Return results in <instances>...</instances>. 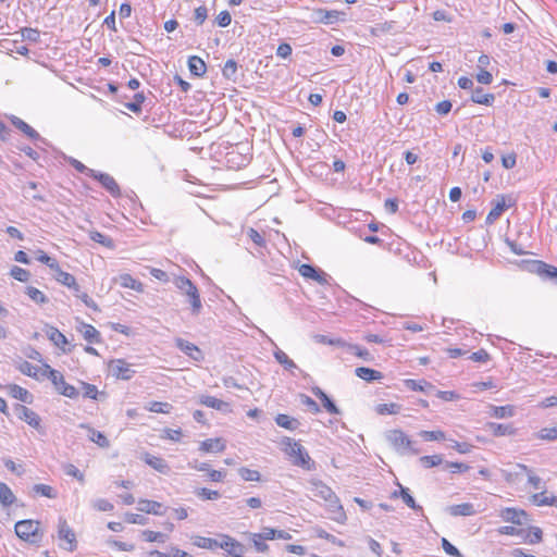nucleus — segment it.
Instances as JSON below:
<instances>
[{
	"label": "nucleus",
	"instance_id": "f257e3e1",
	"mask_svg": "<svg viewBox=\"0 0 557 557\" xmlns=\"http://www.w3.org/2000/svg\"><path fill=\"white\" fill-rule=\"evenodd\" d=\"M16 536L28 544L39 546L44 537L41 522L33 519L20 520L14 525Z\"/></svg>",
	"mask_w": 557,
	"mask_h": 557
},
{
	"label": "nucleus",
	"instance_id": "f03ea898",
	"mask_svg": "<svg viewBox=\"0 0 557 557\" xmlns=\"http://www.w3.org/2000/svg\"><path fill=\"white\" fill-rule=\"evenodd\" d=\"M282 449L295 466L310 469L313 465L310 456L304 446L290 437L282 441Z\"/></svg>",
	"mask_w": 557,
	"mask_h": 557
},
{
	"label": "nucleus",
	"instance_id": "7ed1b4c3",
	"mask_svg": "<svg viewBox=\"0 0 557 557\" xmlns=\"http://www.w3.org/2000/svg\"><path fill=\"white\" fill-rule=\"evenodd\" d=\"M76 331L82 335L84 341L88 344L84 350L88 355L98 356V351L91 345H100L103 343L101 333L91 324L76 319Z\"/></svg>",
	"mask_w": 557,
	"mask_h": 557
},
{
	"label": "nucleus",
	"instance_id": "20e7f679",
	"mask_svg": "<svg viewBox=\"0 0 557 557\" xmlns=\"http://www.w3.org/2000/svg\"><path fill=\"white\" fill-rule=\"evenodd\" d=\"M176 287L189 297L193 312L199 313L201 309V299L199 290L196 285L185 276H178L175 278Z\"/></svg>",
	"mask_w": 557,
	"mask_h": 557
},
{
	"label": "nucleus",
	"instance_id": "39448f33",
	"mask_svg": "<svg viewBox=\"0 0 557 557\" xmlns=\"http://www.w3.org/2000/svg\"><path fill=\"white\" fill-rule=\"evenodd\" d=\"M108 370L110 374L116 380L128 381L134 374L133 366L125 359H112L108 362Z\"/></svg>",
	"mask_w": 557,
	"mask_h": 557
},
{
	"label": "nucleus",
	"instance_id": "423d86ee",
	"mask_svg": "<svg viewBox=\"0 0 557 557\" xmlns=\"http://www.w3.org/2000/svg\"><path fill=\"white\" fill-rule=\"evenodd\" d=\"M329 495V502L325 503L326 510L330 515V519L337 523L344 524L347 520L346 512L342 506L339 498L335 495L332 490L326 491Z\"/></svg>",
	"mask_w": 557,
	"mask_h": 557
},
{
	"label": "nucleus",
	"instance_id": "0eeeda50",
	"mask_svg": "<svg viewBox=\"0 0 557 557\" xmlns=\"http://www.w3.org/2000/svg\"><path fill=\"white\" fill-rule=\"evenodd\" d=\"M58 537L60 541L64 542V549L74 552L77 548L75 532L63 518H60L58 521Z\"/></svg>",
	"mask_w": 557,
	"mask_h": 557
},
{
	"label": "nucleus",
	"instance_id": "6e6552de",
	"mask_svg": "<svg viewBox=\"0 0 557 557\" xmlns=\"http://www.w3.org/2000/svg\"><path fill=\"white\" fill-rule=\"evenodd\" d=\"M498 516L504 522H509L515 525H522L528 520L527 511L515 507L500 509Z\"/></svg>",
	"mask_w": 557,
	"mask_h": 557
},
{
	"label": "nucleus",
	"instance_id": "1a4fd4ad",
	"mask_svg": "<svg viewBox=\"0 0 557 557\" xmlns=\"http://www.w3.org/2000/svg\"><path fill=\"white\" fill-rule=\"evenodd\" d=\"M48 339L63 352H70L72 346L66 336L55 326L48 325L45 330Z\"/></svg>",
	"mask_w": 557,
	"mask_h": 557
},
{
	"label": "nucleus",
	"instance_id": "9d476101",
	"mask_svg": "<svg viewBox=\"0 0 557 557\" xmlns=\"http://www.w3.org/2000/svg\"><path fill=\"white\" fill-rule=\"evenodd\" d=\"M221 546L219 548L225 549L231 557H245V546L227 534H221Z\"/></svg>",
	"mask_w": 557,
	"mask_h": 557
},
{
	"label": "nucleus",
	"instance_id": "9b49d317",
	"mask_svg": "<svg viewBox=\"0 0 557 557\" xmlns=\"http://www.w3.org/2000/svg\"><path fill=\"white\" fill-rule=\"evenodd\" d=\"M298 272L306 280L314 281L315 283H318L320 285L327 284L326 274L323 271L314 268L311 264H308V263L300 264L298 267Z\"/></svg>",
	"mask_w": 557,
	"mask_h": 557
},
{
	"label": "nucleus",
	"instance_id": "f8f14e48",
	"mask_svg": "<svg viewBox=\"0 0 557 557\" xmlns=\"http://www.w3.org/2000/svg\"><path fill=\"white\" fill-rule=\"evenodd\" d=\"M137 508L141 512L154 516H162L166 511V507L163 504L157 500L146 498H141L138 500Z\"/></svg>",
	"mask_w": 557,
	"mask_h": 557
},
{
	"label": "nucleus",
	"instance_id": "ddd939ff",
	"mask_svg": "<svg viewBox=\"0 0 557 557\" xmlns=\"http://www.w3.org/2000/svg\"><path fill=\"white\" fill-rule=\"evenodd\" d=\"M226 448V442L222 437L207 438L199 444V450L203 454H219Z\"/></svg>",
	"mask_w": 557,
	"mask_h": 557
},
{
	"label": "nucleus",
	"instance_id": "4468645a",
	"mask_svg": "<svg viewBox=\"0 0 557 557\" xmlns=\"http://www.w3.org/2000/svg\"><path fill=\"white\" fill-rule=\"evenodd\" d=\"M512 205H513V201L510 198H507L506 196H499L496 199V201L494 203V207L488 212V214L486 216V221L488 223H493L494 221H496L502 215V213L506 209H508Z\"/></svg>",
	"mask_w": 557,
	"mask_h": 557
},
{
	"label": "nucleus",
	"instance_id": "2eb2a0df",
	"mask_svg": "<svg viewBox=\"0 0 557 557\" xmlns=\"http://www.w3.org/2000/svg\"><path fill=\"white\" fill-rule=\"evenodd\" d=\"M342 13L336 10L318 8L313 10V21L321 24H333L337 22Z\"/></svg>",
	"mask_w": 557,
	"mask_h": 557
},
{
	"label": "nucleus",
	"instance_id": "dca6fc26",
	"mask_svg": "<svg viewBox=\"0 0 557 557\" xmlns=\"http://www.w3.org/2000/svg\"><path fill=\"white\" fill-rule=\"evenodd\" d=\"M199 404L223 412H232V406L230 403L219 399L211 395H201L199 397Z\"/></svg>",
	"mask_w": 557,
	"mask_h": 557
},
{
	"label": "nucleus",
	"instance_id": "f3484780",
	"mask_svg": "<svg viewBox=\"0 0 557 557\" xmlns=\"http://www.w3.org/2000/svg\"><path fill=\"white\" fill-rule=\"evenodd\" d=\"M53 272H54V278L57 282L66 286L70 289H72L73 292H79V285L74 275H72L69 272L63 271L60 268V265H58V268L54 269Z\"/></svg>",
	"mask_w": 557,
	"mask_h": 557
},
{
	"label": "nucleus",
	"instance_id": "a211bd4d",
	"mask_svg": "<svg viewBox=\"0 0 557 557\" xmlns=\"http://www.w3.org/2000/svg\"><path fill=\"white\" fill-rule=\"evenodd\" d=\"M17 410L20 419L25 421L28 425L36 430L41 428V419L34 410L26 406H20Z\"/></svg>",
	"mask_w": 557,
	"mask_h": 557
},
{
	"label": "nucleus",
	"instance_id": "6ab92c4d",
	"mask_svg": "<svg viewBox=\"0 0 557 557\" xmlns=\"http://www.w3.org/2000/svg\"><path fill=\"white\" fill-rule=\"evenodd\" d=\"M176 346L185 352L187 356L193 358L194 360H201L202 359V352L201 350L193 343L187 342L182 338L176 339Z\"/></svg>",
	"mask_w": 557,
	"mask_h": 557
},
{
	"label": "nucleus",
	"instance_id": "aec40b11",
	"mask_svg": "<svg viewBox=\"0 0 557 557\" xmlns=\"http://www.w3.org/2000/svg\"><path fill=\"white\" fill-rule=\"evenodd\" d=\"M95 178H97L101 185L112 195V196H120L121 189L116 181L109 174L100 173L98 175H95Z\"/></svg>",
	"mask_w": 557,
	"mask_h": 557
},
{
	"label": "nucleus",
	"instance_id": "412c9836",
	"mask_svg": "<svg viewBox=\"0 0 557 557\" xmlns=\"http://www.w3.org/2000/svg\"><path fill=\"white\" fill-rule=\"evenodd\" d=\"M144 461L160 473H168L170 470V467H169L168 462L165 461V459H163L160 456L146 454L144 456Z\"/></svg>",
	"mask_w": 557,
	"mask_h": 557
},
{
	"label": "nucleus",
	"instance_id": "4be33fe9",
	"mask_svg": "<svg viewBox=\"0 0 557 557\" xmlns=\"http://www.w3.org/2000/svg\"><path fill=\"white\" fill-rule=\"evenodd\" d=\"M7 389L11 397L18 399L23 403L30 404L33 401L32 394L24 387L17 384H9Z\"/></svg>",
	"mask_w": 557,
	"mask_h": 557
},
{
	"label": "nucleus",
	"instance_id": "5701e85b",
	"mask_svg": "<svg viewBox=\"0 0 557 557\" xmlns=\"http://www.w3.org/2000/svg\"><path fill=\"white\" fill-rule=\"evenodd\" d=\"M193 544L198 548L215 550L221 546V541L212 537L195 535L193 536Z\"/></svg>",
	"mask_w": 557,
	"mask_h": 557
},
{
	"label": "nucleus",
	"instance_id": "b1692460",
	"mask_svg": "<svg viewBox=\"0 0 557 557\" xmlns=\"http://www.w3.org/2000/svg\"><path fill=\"white\" fill-rule=\"evenodd\" d=\"M312 393L321 400L324 409L331 414H338L339 410L331 398L318 386L311 388Z\"/></svg>",
	"mask_w": 557,
	"mask_h": 557
},
{
	"label": "nucleus",
	"instance_id": "393cba45",
	"mask_svg": "<svg viewBox=\"0 0 557 557\" xmlns=\"http://www.w3.org/2000/svg\"><path fill=\"white\" fill-rule=\"evenodd\" d=\"M405 386L413 392H430L434 389V385L426 380L407 379L404 381Z\"/></svg>",
	"mask_w": 557,
	"mask_h": 557
},
{
	"label": "nucleus",
	"instance_id": "a878e982",
	"mask_svg": "<svg viewBox=\"0 0 557 557\" xmlns=\"http://www.w3.org/2000/svg\"><path fill=\"white\" fill-rule=\"evenodd\" d=\"M355 374L366 382L380 381L383 379L382 372L367 367L357 368Z\"/></svg>",
	"mask_w": 557,
	"mask_h": 557
},
{
	"label": "nucleus",
	"instance_id": "bb28decb",
	"mask_svg": "<svg viewBox=\"0 0 557 557\" xmlns=\"http://www.w3.org/2000/svg\"><path fill=\"white\" fill-rule=\"evenodd\" d=\"M119 283L123 288L133 289L135 292L141 293L144 292V285L141 282L133 277L128 273L121 274L119 276Z\"/></svg>",
	"mask_w": 557,
	"mask_h": 557
},
{
	"label": "nucleus",
	"instance_id": "cd10ccee",
	"mask_svg": "<svg viewBox=\"0 0 557 557\" xmlns=\"http://www.w3.org/2000/svg\"><path fill=\"white\" fill-rule=\"evenodd\" d=\"M188 67L191 74L199 77L205 75L207 71L205 61L197 55H193L188 59Z\"/></svg>",
	"mask_w": 557,
	"mask_h": 557
},
{
	"label": "nucleus",
	"instance_id": "c85d7f7f",
	"mask_svg": "<svg viewBox=\"0 0 557 557\" xmlns=\"http://www.w3.org/2000/svg\"><path fill=\"white\" fill-rule=\"evenodd\" d=\"M488 428L494 436H505L512 435L516 433L512 424H502V423H488Z\"/></svg>",
	"mask_w": 557,
	"mask_h": 557
},
{
	"label": "nucleus",
	"instance_id": "c756f323",
	"mask_svg": "<svg viewBox=\"0 0 557 557\" xmlns=\"http://www.w3.org/2000/svg\"><path fill=\"white\" fill-rule=\"evenodd\" d=\"M57 392L61 394L62 396L69 397V398H76L78 396V391L75 386L69 384L65 382L64 379H62L58 385L54 386Z\"/></svg>",
	"mask_w": 557,
	"mask_h": 557
},
{
	"label": "nucleus",
	"instance_id": "7c9ffc66",
	"mask_svg": "<svg viewBox=\"0 0 557 557\" xmlns=\"http://www.w3.org/2000/svg\"><path fill=\"white\" fill-rule=\"evenodd\" d=\"M275 422L278 426L290 431L297 429L299 425V422L295 418H292L285 413L277 414L275 417Z\"/></svg>",
	"mask_w": 557,
	"mask_h": 557
},
{
	"label": "nucleus",
	"instance_id": "2f4dec72",
	"mask_svg": "<svg viewBox=\"0 0 557 557\" xmlns=\"http://www.w3.org/2000/svg\"><path fill=\"white\" fill-rule=\"evenodd\" d=\"M239 476L246 482H261L262 475L258 470L242 467L238 469Z\"/></svg>",
	"mask_w": 557,
	"mask_h": 557
},
{
	"label": "nucleus",
	"instance_id": "473e14b6",
	"mask_svg": "<svg viewBox=\"0 0 557 557\" xmlns=\"http://www.w3.org/2000/svg\"><path fill=\"white\" fill-rule=\"evenodd\" d=\"M15 496L11 488L3 482H0V504L4 507L13 505Z\"/></svg>",
	"mask_w": 557,
	"mask_h": 557
},
{
	"label": "nucleus",
	"instance_id": "72a5a7b5",
	"mask_svg": "<svg viewBox=\"0 0 557 557\" xmlns=\"http://www.w3.org/2000/svg\"><path fill=\"white\" fill-rule=\"evenodd\" d=\"M536 273L542 277L556 278L557 268L543 261H536Z\"/></svg>",
	"mask_w": 557,
	"mask_h": 557
},
{
	"label": "nucleus",
	"instance_id": "f704fd0d",
	"mask_svg": "<svg viewBox=\"0 0 557 557\" xmlns=\"http://www.w3.org/2000/svg\"><path fill=\"white\" fill-rule=\"evenodd\" d=\"M471 99L478 104L491 106L494 102L495 97L493 94L483 92L482 88H476Z\"/></svg>",
	"mask_w": 557,
	"mask_h": 557
},
{
	"label": "nucleus",
	"instance_id": "c9c22d12",
	"mask_svg": "<svg viewBox=\"0 0 557 557\" xmlns=\"http://www.w3.org/2000/svg\"><path fill=\"white\" fill-rule=\"evenodd\" d=\"M535 438L545 442L557 441V425L542 428L536 434Z\"/></svg>",
	"mask_w": 557,
	"mask_h": 557
},
{
	"label": "nucleus",
	"instance_id": "e433bc0d",
	"mask_svg": "<svg viewBox=\"0 0 557 557\" xmlns=\"http://www.w3.org/2000/svg\"><path fill=\"white\" fill-rule=\"evenodd\" d=\"M41 376H47L53 386L58 385V383L64 379L60 371L52 369L49 364L46 363L41 366Z\"/></svg>",
	"mask_w": 557,
	"mask_h": 557
},
{
	"label": "nucleus",
	"instance_id": "4c0bfd02",
	"mask_svg": "<svg viewBox=\"0 0 557 557\" xmlns=\"http://www.w3.org/2000/svg\"><path fill=\"white\" fill-rule=\"evenodd\" d=\"M399 485V491H395L393 494H392V497L393 498H396V497H401V499L404 500V503L412 508V509H417L418 506L413 499V497L410 495L409 493V490L404 487L403 485L398 484Z\"/></svg>",
	"mask_w": 557,
	"mask_h": 557
},
{
	"label": "nucleus",
	"instance_id": "58836bf2",
	"mask_svg": "<svg viewBox=\"0 0 557 557\" xmlns=\"http://www.w3.org/2000/svg\"><path fill=\"white\" fill-rule=\"evenodd\" d=\"M18 370L23 374L34 379H39L41 376V367H36L28 361H23L22 363H20Z\"/></svg>",
	"mask_w": 557,
	"mask_h": 557
},
{
	"label": "nucleus",
	"instance_id": "ea45409f",
	"mask_svg": "<svg viewBox=\"0 0 557 557\" xmlns=\"http://www.w3.org/2000/svg\"><path fill=\"white\" fill-rule=\"evenodd\" d=\"M81 387L83 391V396L85 398L97 400L99 396L104 395L103 392H99L98 387L94 384L87 382H81Z\"/></svg>",
	"mask_w": 557,
	"mask_h": 557
},
{
	"label": "nucleus",
	"instance_id": "a19ab883",
	"mask_svg": "<svg viewBox=\"0 0 557 557\" xmlns=\"http://www.w3.org/2000/svg\"><path fill=\"white\" fill-rule=\"evenodd\" d=\"M146 409L148 411L154 412V413L169 414L172 411L173 406L171 404H169V403H165V401H151L146 407Z\"/></svg>",
	"mask_w": 557,
	"mask_h": 557
},
{
	"label": "nucleus",
	"instance_id": "79ce46f5",
	"mask_svg": "<svg viewBox=\"0 0 557 557\" xmlns=\"http://www.w3.org/2000/svg\"><path fill=\"white\" fill-rule=\"evenodd\" d=\"M513 413H515V408L511 405L493 406L491 409L492 417L497 418V419L512 417Z\"/></svg>",
	"mask_w": 557,
	"mask_h": 557
},
{
	"label": "nucleus",
	"instance_id": "37998d69",
	"mask_svg": "<svg viewBox=\"0 0 557 557\" xmlns=\"http://www.w3.org/2000/svg\"><path fill=\"white\" fill-rule=\"evenodd\" d=\"M33 491L36 494L47 497V498H55L58 496L57 490L48 484H35L33 486Z\"/></svg>",
	"mask_w": 557,
	"mask_h": 557
},
{
	"label": "nucleus",
	"instance_id": "c03bdc74",
	"mask_svg": "<svg viewBox=\"0 0 557 557\" xmlns=\"http://www.w3.org/2000/svg\"><path fill=\"white\" fill-rule=\"evenodd\" d=\"M12 122L27 137H29L32 139L38 138V136H39L38 133L23 120L15 117Z\"/></svg>",
	"mask_w": 557,
	"mask_h": 557
},
{
	"label": "nucleus",
	"instance_id": "a18cd8bd",
	"mask_svg": "<svg viewBox=\"0 0 557 557\" xmlns=\"http://www.w3.org/2000/svg\"><path fill=\"white\" fill-rule=\"evenodd\" d=\"M25 293L36 304L41 305L48 301L47 296L40 289L34 286H27Z\"/></svg>",
	"mask_w": 557,
	"mask_h": 557
},
{
	"label": "nucleus",
	"instance_id": "49530a36",
	"mask_svg": "<svg viewBox=\"0 0 557 557\" xmlns=\"http://www.w3.org/2000/svg\"><path fill=\"white\" fill-rule=\"evenodd\" d=\"M89 440L96 443L101 448H107L110 445V442L107 438V436L103 433L96 431L94 429H89Z\"/></svg>",
	"mask_w": 557,
	"mask_h": 557
},
{
	"label": "nucleus",
	"instance_id": "de8ad7c7",
	"mask_svg": "<svg viewBox=\"0 0 557 557\" xmlns=\"http://www.w3.org/2000/svg\"><path fill=\"white\" fill-rule=\"evenodd\" d=\"M195 493L202 500H215L221 497V494L219 491L210 490L207 487L197 488Z\"/></svg>",
	"mask_w": 557,
	"mask_h": 557
},
{
	"label": "nucleus",
	"instance_id": "09e8293b",
	"mask_svg": "<svg viewBox=\"0 0 557 557\" xmlns=\"http://www.w3.org/2000/svg\"><path fill=\"white\" fill-rule=\"evenodd\" d=\"M400 409V405L396 403H389L377 405L375 410L379 414H397L399 413Z\"/></svg>",
	"mask_w": 557,
	"mask_h": 557
},
{
	"label": "nucleus",
	"instance_id": "8fccbe9b",
	"mask_svg": "<svg viewBox=\"0 0 557 557\" xmlns=\"http://www.w3.org/2000/svg\"><path fill=\"white\" fill-rule=\"evenodd\" d=\"M10 275H11L14 280H16V281H18V282H23V283L28 282V281H29V278H30V273H29V271H28V270H26V269L20 268V267H17V265H14V267H12V268H11V270H10Z\"/></svg>",
	"mask_w": 557,
	"mask_h": 557
},
{
	"label": "nucleus",
	"instance_id": "3c124183",
	"mask_svg": "<svg viewBox=\"0 0 557 557\" xmlns=\"http://www.w3.org/2000/svg\"><path fill=\"white\" fill-rule=\"evenodd\" d=\"M274 358L287 370L294 369L296 367L295 362L287 356V354L281 349H276L274 351Z\"/></svg>",
	"mask_w": 557,
	"mask_h": 557
},
{
	"label": "nucleus",
	"instance_id": "603ef678",
	"mask_svg": "<svg viewBox=\"0 0 557 557\" xmlns=\"http://www.w3.org/2000/svg\"><path fill=\"white\" fill-rule=\"evenodd\" d=\"M518 468L528 473V482L529 484L534 487V488H540L541 487V484H542V480L539 475L534 474L529 468L528 466L523 465V463H518Z\"/></svg>",
	"mask_w": 557,
	"mask_h": 557
},
{
	"label": "nucleus",
	"instance_id": "864d4df0",
	"mask_svg": "<svg viewBox=\"0 0 557 557\" xmlns=\"http://www.w3.org/2000/svg\"><path fill=\"white\" fill-rule=\"evenodd\" d=\"M36 259H37L39 262H41V263L46 264L47 267H49L52 271H53L54 269H57V268H58V265H59V262H58L54 258H52V257L48 256V255H47L44 250H41V249H39V250H37V251H36Z\"/></svg>",
	"mask_w": 557,
	"mask_h": 557
},
{
	"label": "nucleus",
	"instance_id": "5fc2aeb1",
	"mask_svg": "<svg viewBox=\"0 0 557 557\" xmlns=\"http://www.w3.org/2000/svg\"><path fill=\"white\" fill-rule=\"evenodd\" d=\"M391 438L395 444L404 447H409L411 445L410 438L403 431L399 430L393 431Z\"/></svg>",
	"mask_w": 557,
	"mask_h": 557
},
{
	"label": "nucleus",
	"instance_id": "6e6d98bb",
	"mask_svg": "<svg viewBox=\"0 0 557 557\" xmlns=\"http://www.w3.org/2000/svg\"><path fill=\"white\" fill-rule=\"evenodd\" d=\"M420 437L424 441H444L446 438L445 433L441 430L435 431H421Z\"/></svg>",
	"mask_w": 557,
	"mask_h": 557
},
{
	"label": "nucleus",
	"instance_id": "4d7b16f0",
	"mask_svg": "<svg viewBox=\"0 0 557 557\" xmlns=\"http://www.w3.org/2000/svg\"><path fill=\"white\" fill-rule=\"evenodd\" d=\"M226 475H227V472H226V470H223V469L222 470L211 469L206 474L207 480L210 482H213V483H223L226 479Z\"/></svg>",
	"mask_w": 557,
	"mask_h": 557
},
{
	"label": "nucleus",
	"instance_id": "13d9d810",
	"mask_svg": "<svg viewBox=\"0 0 557 557\" xmlns=\"http://www.w3.org/2000/svg\"><path fill=\"white\" fill-rule=\"evenodd\" d=\"M64 472H65V474L76 479L81 483H84V481H85L84 473L73 463H66L64 466Z\"/></svg>",
	"mask_w": 557,
	"mask_h": 557
},
{
	"label": "nucleus",
	"instance_id": "bf43d9fd",
	"mask_svg": "<svg viewBox=\"0 0 557 557\" xmlns=\"http://www.w3.org/2000/svg\"><path fill=\"white\" fill-rule=\"evenodd\" d=\"M251 542L257 552L265 553L269 550V545L267 544V540H263L260 534L253 533L251 535Z\"/></svg>",
	"mask_w": 557,
	"mask_h": 557
},
{
	"label": "nucleus",
	"instance_id": "052dcab7",
	"mask_svg": "<svg viewBox=\"0 0 557 557\" xmlns=\"http://www.w3.org/2000/svg\"><path fill=\"white\" fill-rule=\"evenodd\" d=\"M451 512L456 516H471L474 513V510L471 504L466 503L454 506Z\"/></svg>",
	"mask_w": 557,
	"mask_h": 557
},
{
	"label": "nucleus",
	"instance_id": "680f3d73",
	"mask_svg": "<svg viewBox=\"0 0 557 557\" xmlns=\"http://www.w3.org/2000/svg\"><path fill=\"white\" fill-rule=\"evenodd\" d=\"M543 533L540 528H533L530 532H528L523 539L525 543L536 544L542 541Z\"/></svg>",
	"mask_w": 557,
	"mask_h": 557
},
{
	"label": "nucleus",
	"instance_id": "e2e57ef3",
	"mask_svg": "<svg viewBox=\"0 0 557 557\" xmlns=\"http://www.w3.org/2000/svg\"><path fill=\"white\" fill-rule=\"evenodd\" d=\"M21 35H22V37L24 39L33 41V42H37L39 40V37H40L39 30L36 29V28H30V27L22 28L21 29Z\"/></svg>",
	"mask_w": 557,
	"mask_h": 557
},
{
	"label": "nucleus",
	"instance_id": "0e129e2a",
	"mask_svg": "<svg viewBox=\"0 0 557 557\" xmlns=\"http://www.w3.org/2000/svg\"><path fill=\"white\" fill-rule=\"evenodd\" d=\"M76 297L79 298L88 308L98 311L99 307L96 301L87 294L79 289V292H74Z\"/></svg>",
	"mask_w": 557,
	"mask_h": 557
},
{
	"label": "nucleus",
	"instance_id": "69168bd1",
	"mask_svg": "<svg viewBox=\"0 0 557 557\" xmlns=\"http://www.w3.org/2000/svg\"><path fill=\"white\" fill-rule=\"evenodd\" d=\"M162 437L172 442H181L183 432L181 429H165Z\"/></svg>",
	"mask_w": 557,
	"mask_h": 557
},
{
	"label": "nucleus",
	"instance_id": "338daca9",
	"mask_svg": "<svg viewBox=\"0 0 557 557\" xmlns=\"http://www.w3.org/2000/svg\"><path fill=\"white\" fill-rule=\"evenodd\" d=\"M143 537L146 542H149V543L164 541V535L161 532L152 531V530L143 531Z\"/></svg>",
	"mask_w": 557,
	"mask_h": 557
},
{
	"label": "nucleus",
	"instance_id": "774afa93",
	"mask_svg": "<svg viewBox=\"0 0 557 557\" xmlns=\"http://www.w3.org/2000/svg\"><path fill=\"white\" fill-rule=\"evenodd\" d=\"M421 463L425 468H433L442 463L443 459L438 455H432V456H423L421 457Z\"/></svg>",
	"mask_w": 557,
	"mask_h": 557
}]
</instances>
